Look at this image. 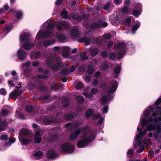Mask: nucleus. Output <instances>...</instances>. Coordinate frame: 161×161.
Instances as JSON below:
<instances>
[{
  "mask_svg": "<svg viewBox=\"0 0 161 161\" xmlns=\"http://www.w3.org/2000/svg\"><path fill=\"white\" fill-rule=\"evenodd\" d=\"M6 93V90L4 88L0 89V94L3 95H5Z\"/></svg>",
  "mask_w": 161,
  "mask_h": 161,
  "instance_id": "774afa93",
  "label": "nucleus"
},
{
  "mask_svg": "<svg viewBox=\"0 0 161 161\" xmlns=\"http://www.w3.org/2000/svg\"><path fill=\"white\" fill-rule=\"evenodd\" d=\"M94 68L92 65H89L88 66L87 72L90 74H92L93 72Z\"/></svg>",
  "mask_w": 161,
  "mask_h": 161,
  "instance_id": "c9c22d12",
  "label": "nucleus"
},
{
  "mask_svg": "<svg viewBox=\"0 0 161 161\" xmlns=\"http://www.w3.org/2000/svg\"><path fill=\"white\" fill-rule=\"evenodd\" d=\"M83 94L85 97L89 98H92L93 96L91 94V93L90 94L89 93H88L86 92H83Z\"/></svg>",
  "mask_w": 161,
  "mask_h": 161,
  "instance_id": "13d9d810",
  "label": "nucleus"
},
{
  "mask_svg": "<svg viewBox=\"0 0 161 161\" xmlns=\"http://www.w3.org/2000/svg\"><path fill=\"white\" fill-rule=\"evenodd\" d=\"M99 50L98 48H96L92 50L91 53V55L92 57L96 56L98 53Z\"/></svg>",
  "mask_w": 161,
  "mask_h": 161,
  "instance_id": "473e14b6",
  "label": "nucleus"
},
{
  "mask_svg": "<svg viewBox=\"0 0 161 161\" xmlns=\"http://www.w3.org/2000/svg\"><path fill=\"white\" fill-rule=\"evenodd\" d=\"M94 113V110L92 109H90L87 110L86 112L85 115L86 117H91Z\"/></svg>",
  "mask_w": 161,
  "mask_h": 161,
  "instance_id": "2f4dec72",
  "label": "nucleus"
},
{
  "mask_svg": "<svg viewBox=\"0 0 161 161\" xmlns=\"http://www.w3.org/2000/svg\"><path fill=\"white\" fill-rule=\"evenodd\" d=\"M86 14H84L83 16H81L77 14H75L73 15L71 14V19L72 18L74 19H75L78 21H80L82 19H84L86 18Z\"/></svg>",
  "mask_w": 161,
  "mask_h": 161,
  "instance_id": "5701e85b",
  "label": "nucleus"
},
{
  "mask_svg": "<svg viewBox=\"0 0 161 161\" xmlns=\"http://www.w3.org/2000/svg\"><path fill=\"white\" fill-rule=\"evenodd\" d=\"M19 139L21 143L23 145H26L31 142V140L29 138V136H24L22 135H19Z\"/></svg>",
  "mask_w": 161,
  "mask_h": 161,
  "instance_id": "4468645a",
  "label": "nucleus"
},
{
  "mask_svg": "<svg viewBox=\"0 0 161 161\" xmlns=\"http://www.w3.org/2000/svg\"><path fill=\"white\" fill-rule=\"evenodd\" d=\"M60 49L59 47L57 46L49 48V51H51V53L48 52L46 56L47 58L45 61L46 64L53 71H57L60 68L61 58L54 54L55 53L54 50L58 51Z\"/></svg>",
  "mask_w": 161,
  "mask_h": 161,
  "instance_id": "20e7f679",
  "label": "nucleus"
},
{
  "mask_svg": "<svg viewBox=\"0 0 161 161\" xmlns=\"http://www.w3.org/2000/svg\"><path fill=\"white\" fill-rule=\"evenodd\" d=\"M161 103V97L158 98L153 106H150L147 108L143 112V116L147 119L141 117L137 130L139 131L146 126V129L141 130L136 134L135 142L140 148L137 151L138 153H142L144 149V146L139 142L138 140L147 132V130L151 131L148 134V136L153 137L154 139L160 143L161 139V107L158 106Z\"/></svg>",
  "mask_w": 161,
  "mask_h": 161,
  "instance_id": "f257e3e1",
  "label": "nucleus"
},
{
  "mask_svg": "<svg viewBox=\"0 0 161 161\" xmlns=\"http://www.w3.org/2000/svg\"><path fill=\"white\" fill-rule=\"evenodd\" d=\"M133 15L136 17H138L141 14V11H132Z\"/></svg>",
  "mask_w": 161,
  "mask_h": 161,
  "instance_id": "a18cd8bd",
  "label": "nucleus"
},
{
  "mask_svg": "<svg viewBox=\"0 0 161 161\" xmlns=\"http://www.w3.org/2000/svg\"><path fill=\"white\" fill-rule=\"evenodd\" d=\"M134 151L132 149L128 150L127 152V156L128 158H131L133 155Z\"/></svg>",
  "mask_w": 161,
  "mask_h": 161,
  "instance_id": "c03bdc74",
  "label": "nucleus"
},
{
  "mask_svg": "<svg viewBox=\"0 0 161 161\" xmlns=\"http://www.w3.org/2000/svg\"><path fill=\"white\" fill-rule=\"evenodd\" d=\"M29 72V69L28 68H27L26 69L24 70V72L21 74V75H24L25 76V77L26 78H27V80H28V78L29 77V75H28Z\"/></svg>",
  "mask_w": 161,
  "mask_h": 161,
  "instance_id": "4c0bfd02",
  "label": "nucleus"
},
{
  "mask_svg": "<svg viewBox=\"0 0 161 161\" xmlns=\"http://www.w3.org/2000/svg\"><path fill=\"white\" fill-rule=\"evenodd\" d=\"M11 74L13 76L12 78L8 82L9 85H10L11 86H14V84L16 83L18 80V77L17 75V73L15 70H13L11 72Z\"/></svg>",
  "mask_w": 161,
  "mask_h": 161,
  "instance_id": "f8f14e48",
  "label": "nucleus"
},
{
  "mask_svg": "<svg viewBox=\"0 0 161 161\" xmlns=\"http://www.w3.org/2000/svg\"><path fill=\"white\" fill-rule=\"evenodd\" d=\"M28 53L26 51L20 48L18 50L17 53V56L21 61L25 60L27 58Z\"/></svg>",
  "mask_w": 161,
  "mask_h": 161,
  "instance_id": "1a4fd4ad",
  "label": "nucleus"
},
{
  "mask_svg": "<svg viewBox=\"0 0 161 161\" xmlns=\"http://www.w3.org/2000/svg\"><path fill=\"white\" fill-rule=\"evenodd\" d=\"M81 132L83 134L80 136V139L77 144V146L79 148L85 147L90 142L93 141L97 133L95 130H90L88 126L85 125L75 130L71 134V141L75 140Z\"/></svg>",
  "mask_w": 161,
  "mask_h": 161,
  "instance_id": "7ed1b4c3",
  "label": "nucleus"
},
{
  "mask_svg": "<svg viewBox=\"0 0 161 161\" xmlns=\"http://www.w3.org/2000/svg\"><path fill=\"white\" fill-rule=\"evenodd\" d=\"M31 64V62L30 61H28L25 63H24L22 64L21 65V69H23V68L24 67H28Z\"/></svg>",
  "mask_w": 161,
  "mask_h": 161,
  "instance_id": "09e8293b",
  "label": "nucleus"
},
{
  "mask_svg": "<svg viewBox=\"0 0 161 161\" xmlns=\"http://www.w3.org/2000/svg\"><path fill=\"white\" fill-rule=\"evenodd\" d=\"M7 125V122L6 119L3 120L0 123V132L5 130Z\"/></svg>",
  "mask_w": 161,
  "mask_h": 161,
  "instance_id": "393cba45",
  "label": "nucleus"
},
{
  "mask_svg": "<svg viewBox=\"0 0 161 161\" xmlns=\"http://www.w3.org/2000/svg\"><path fill=\"white\" fill-rule=\"evenodd\" d=\"M58 135L56 133H54L50 137V140L51 142L54 141L57 139L58 137Z\"/></svg>",
  "mask_w": 161,
  "mask_h": 161,
  "instance_id": "58836bf2",
  "label": "nucleus"
},
{
  "mask_svg": "<svg viewBox=\"0 0 161 161\" xmlns=\"http://www.w3.org/2000/svg\"><path fill=\"white\" fill-rule=\"evenodd\" d=\"M110 3L109 2H108L106 3L103 7V9H108L110 7Z\"/></svg>",
  "mask_w": 161,
  "mask_h": 161,
  "instance_id": "680f3d73",
  "label": "nucleus"
},
{
  "mask_svg": "<svg viewBox=\"0 0 161 161\" xmlns=\"http://www.w3.org/2000/svg\"><path fill=\"white\" fill-rule=\"evenodd\" d=\"M41 54V52L40 51H37L36 53L34 56L32 53H31L30 55V58L31 60H33L34 58L37 59L40 56Z\"/></svg>",
  "mask_w": 161,
  "mask_h": 161,
  "instance_id": "c85d7f7f",
  "label": "nucleus"
},
{
  "mask_svg": "<svg viewBox=\"0 0 161 161\" xmlns=\"http://www.w3.org/2000/svg\"><path fill=\"white\" fill-rule=\"evenodd\" d=\"M121 70V66L119 64L117 65L114 70V73L117 75L119 74Z\"/></svg>",
  "mask_w": 161,
  "mask_h": 161,
  "instance_id": "f704fd0d",
  "label": "nucleus"
},
{
  "mask_svg": "<svg viewBox=\"0 0 161 161\" xmlns=\"http://www.w3.org/2000/svg\"><path fill=\"white\" fill-rule=\"evenodd\" d=\"M145 135V134L143 135L142 136V137L138 140V141L139 142L142 143V144H143V145L144 146V145L148 146L149 145H151V139L149 138L148 137H145L143 141L142 140V138Z\"/></svg>",
  "mask_w": 161,
  "mask_h": 161,
  "instance_id": "dca6fc26",
  "label": "nucleus"
},
{
  "mask_svg": "<svg viewBox=\"0 0 161 161\" xmlns=\"http://www.w3.org/2000/svg\"><path fill=\"white\" fill-rule=\"evenodd\" d=\"M62 53L63 57H67L69 55V47H62Z\"/></svg>",
  "mask_w": 161,
  "mask_h": 161,
  "instance_id": "4be33fe9",
  "label": "nucleus"
},
{
  "mask_svg": "<svg viewBox=\"0 0 161 161\" xmlns=\"http://www.w3.org/2000/svg\"><path fill=\"white\" fill-rule=\"evenodd\" d=\"M104 119L103 118H101L99 120L98 122V124L100 126L99 127L100 129H102L103 127V125L102 124L103 123V122Z\"/></svg>",
  "mask_w": 161,
  "mask_h": 161,
  "instance_id": "a19ab883",
  "label": "nucleus"
},
{
  "mask_svg": "<svg viewBox=\"0 0 161 161\" xmlns=\"http://www.w3.org/2000/svg\"><path fill=\"white\" fill-rule=\"evenodd\" d=\"M70 69L68 70L67 69H64L62 70L61 73L64 75H67Z\"/></svg>",
  "mask_w": 161,
  "mask_h": 161,
  "instance_id": "6e6d98bb",
  "label": "nucleus"
},
{
  "mask_svg": "<svg viewBox=\"0 0 161 161\" xmlns=\"http://www.w3.org/2000/svg\"><path fill=\"white\" fill-rule=\"evenodd\" d=\"M118 86V82L117 81L113 80L110 82V85L108 88V96H103L101 99V101L103 105L106 104L109 101H110L113 97V95L110 94L115 92Z\"/></svg>",
  "mask_w": 161,
  "mask_h": 161,
  "instance_id": "0eeeda50",
  "label": "nucleus"
},
{
  "mask_svg": "<svg viewBox=\"0 0 161 161\" xmlns=\"http://www.w3.org/2000/svg\"><path fill=\"white\" fill-rule=\"evenodd\" d=\"M100 26L96 23H92V24L91 27L92 29H94L97 28H99Z\"/></svg>",
  "mask_w": 161,
  "mask_h": 161,
  "instance_id": "de8ad7c7",
  "label": "nucleus"
},
{
  "mask_svg": "<svg viewBox=\"0 0 161 161\" xmlns=\"http://www.w3.org/2000/svg\"><path fill=\"white\" fill-rule=\"evenodd\" d=\"M56 37L60 42H63L67 41L65 36L60 33L57 34Z\"/></svg>",
  "mask_w": 161,
  "mask_h": 161,
  "instance_id": "412c9836",
  "label": "nucleus"
},
{
  "mask_svg": "<svg viewBox=\"0 0 161 161\" xmlns=\"http://www.w3.org/2000/svg\"><path fill=\"white\" fill-rule=\"evenodd\" d=\"M68 13L67 11H62L61 13V15L63 18L66 19L68 17Z\"/></svg>",
  "mask_w": 161,
  "mask_h": 161,
  "instance_id": "37998d69",
  "label": "nucleus"
},
{
  "mask_svg": "<svg viewBox=\"0 0 161 161\" xmlns=\"http://www.w3.org/2000/svg\"><path fill=\"white\" fill-rule=\"evenodd\" d=\"M56 40L54 39L51 40H46L44 41L43 45L45 47H47L51 44L54 43Z\"/></svg>",
  "mask_w": 161,
  "mask_h": 161,
  "instance_id": "b1692460",
  "label": "nucleus"
},
{
  "mask_svg": "<svg viewBox=\"0 0 161 161\" xmlns=\"http://www.w3.org/2000/svg\"><path fill=\"white\" fill-rule=\"evenodd\" d=\"M83 86V84L81 82H79L77 84L76 88L78 89H80Z\"/></svg>",
  "mask_w": 161,
  "mask_h": 161,
  "instance_id": "338daca9",
  "label": "nucleus"
},
{
  "mask_svg": "<svg viewBox=\"0 0 161 161\" xmlns=\"http://www.w3.org/2000/svg\"><path fill=\"white\" fill-rule=\"evenodd\" d=\"M110 58L112 60H115L116 58V55L115 54L113 53H111L109 55Z\"/></svg>",
  "mask_w": 161,
  "mask_h": 161,
  "instance_id": "4d7b16f0",
  "label": "nucleus"
},
{
  "mask_svg": "<svg viewBox=\"0 0 161 161\" xmlns=\"http://www.w3.org/2000/svg\"><path fill=\"white\" fill-rule=\"evenodd\" d=\"M30 131L27 129H22L21 130L19 135H22L24 136H29L28 135L30 133Z\"/></svg>",
  "mask_w": 161,
  "mask_h": 161,
  "instance_id": "cd10ccee",
  "label": "nucleus"
},
{
  "mask_svg": "<svg viewBox=\"0 0 161 161\" xmlns=\"http://www.w3.org/2000/svg\"><path fill=\"white\" fill-rule=\"evenodd\" d=\"M82 60H86L88 58L87 54L86 53H81L80 54Z\"/></svg>",
  "mask_w": 161,
  "mask_h": 161,
  "instance_id": "79ce46f5",
  "label": "nucleus"
},
{
  "mask_svg": "<svg viewBox=\"0 0 161 161\" xmlns=\"http://www.w3.org/2000/svg\"><path fill=\"white\" fill-rule=\"evenodd\" d=\"M108 105L103 106L102 109V113L103 114L107 113L108 110Z\"/></svg>",
  "mask_w": 161,
  "mask_h": 161,
  "instance_id": "ea45409f",
  "label": "nucleus"
},
{
  "mask_svg": "<svg viewBox=\"0 0 161 161\" xmlns=\"http://www.w3.org/2000/svg\"><path fill=\"white\" fill-rule=\"evenodd\" d=\"M57 84L54 81H53L51 83V90H55V88L57 86Z\"/></svg>",
  "mask_w": 161,
  "mask_h": 161,
  "instance_id": "864d4df0",
  "label": "nucleus"
},
{
  "mask_svg": "<svg viewBox=\"0 0 161 161\" xmlns=\"http://www.w3.org/2000/svg\"><path fill=\"white\" fill-rule=\"evenodd\" d=\"M72 36L75 37H78L80 36L78 27L77 26H75L71 28V37Z\"/></svg>",
  "mask_w": 161,
  "mask_h": 161,
  "instance_id": "f3484780",
  "label": "nucleus"
},
{
  "mask_svg": "<svg viewBox=\"0 0 161 161\" xmlns=\"http://www.w3.org/2000/svg\"><path fill=\"white\" fill-rule=\"evenodd\" d=\"M129 11H116L112 15L109 16V19L112 24L117 26L122 21L124 17L128 14Z\"/></svg>",
  "mask_w": 161,
  "mask_h": 161,
  "instance_id": "423d86ee",
  "label": "nucleus"
},
{
  "mask_svg": "<svg viewBox=\"0 0 161 161\" xmlns=\"http://www.w3.org/2000/svg\"><path fill=\"white\" fill-rule=\"evenodd\" d=\"M49 70H45L43 72L44 75H37L36 77H34L33 80H36L39 83H41L43 81V80L47 79L48 77L47 74L49 73Z\"/></svg>",
  "mask_w": 161,
  "mask_h": 161,
  "instance_id": "9d476101",
  "label": "nucleus"
},
{
  "mask_svg": "<svg viewBox=\"0 0 161 161\" xmlns=\"http://www.w3.org/2000/svg\"><path fill=\"white\" fill-rule=\"evenodd\" d=\"M0 139L2 140H6L8 139V137L6 135H3L0 136Z\"/></svg>",
  "mask_w": 161,
  "mask_h": 161,
  "instance_id": "0e129e2a",
  "label": "nucleus"
},
{
  "mask_svg": "<svg viewBox=\"0 0 161 161\" xmlns=\"http://www.w3.org/2000/svg\"><path fill=\"white\" fill-rule=\"evenodd\" d=\"M43 154L41 151H38L34 155V159L36 160L40 159L43 157Z\"/></svg>",
  "mask_w": 161,
  "mask_h": 161,
  "instance_id": "a878e982",
  "label": "nucleus"
},
{
  "mask_svg": "<svg viewBox=\"0 0 161 161\" xmlns=\"http://www.w3.org/2000/svg\"><path fill=\"white\" fill-rule=\"evenodd\" d=\"M26 111L29 112H31L32 111V108L31 106H28L26 107L25 108Z\"/></svg>",
  "mask_w": 161,
  "mask_h": 161,
  "instance_id": "052dcab7",
  "label": "nucleus"
},
{
  "mask_svg": "<svg viewBox=\"0 0 161 161\" xmlns=\"http://www.w3.org/2000/svg\"><path fill=\"white\" fill-rule=\"evenodd\" d=\"M64 0H56L55 2L56 6H59L64 3Z\"/></svg>",
  "mask_w": 161,
  "mask_h": 161,
  "instance_id": "49530a36",
  "label": "nucleus"
},
{
  "mask_svg": "<svg viewBox=\"0 0 161 161\" xmlns=\"http://www.w3.org/2000/svg\"><path fill=\"white\" fill-rule=\"evenodd\" d=\"M140 26V23L139 21L137 22L134 26L133 28L132 29V31L133 34H135V31Z\"/></svg>",
  "mask_w": 161,
  "mask_h": 161,
  "instance_id": "c756f323",
  "label": "nucleus"
},
{
  "mask_svg": "<svg viewBox=\"0 0 161 161\" xmlns=\"http://www.w3.org/2000/svg\"><path fill=\"white\" fill-rule=\"evenodd\" d=\"M10 112V111L7 109L4 110L2 111V114L3 116H7Z\"/></svg>",
  "mask_w": 161,
  "mask_h": 161,
  "instance_id": "3c124183",
  "label": "nucleus"
},
{
  "mask_svg": "<svg viewBox=\"0 0 161 161\" xmlns=\"http://www.w3.org/2000/svg\"><path fill=\"white\" fill-rule=\"evenodd\" d=\"M53 118L50 119L45 118L43 120V122L45 125H49L53 122Z\"/></svg>",
  "mask_w": 161,
  "mask_h": 161,
  "instance_id": "7c9ffc66",
  "label": "nucleus"
},
{
  "mask_svg": "<svg viewBox=\"0 0 161 161\" xmlns=\"http://www.w3.org/2000/svg\"><path fill=\"white\" fill-rule=\"evenodd\" d=\"M22 93V91L20 89L14 90L9 95V97L16 99Z\"/></svg>",
  "mask_w": 161,
  "mask_h": 161,
  "instance_id": "2eb2a0df",
  "label": "nucleus"
},
{
  "mask_svg": "<svg viewBox=\"0 0 161 161\" xmlns=\"http://www.w3.org/2000/svg\"><path fill=\"white\" fill-rule=\"evenodd\" d=\"M114 47L119 49L120 52L117 55V58L118 59L122 58L125 55L127 48L126 43L123 42H121L117 44H114Z\"/></svg>",
  "mask_w": 161,
  "mask_h": 161,
  "instance_id": "6e6552de",
  "label": "nucleus"
},
{
  "mask_svg": "<svg viewBox=\"0 0 161 161\" xmlns=\"http://www.w3.org/2000/svg\"><path fill=\"white\" fill-rule=\"evenodd\" d=\"M41 132L40 130H37L35 133L34 139L36 143H39L41 142L42 138L40 137L41 135L40 134Z\"/></svg>",
  "mask_w": 161,
  "mask_h": 161,
  "instance_id": "6ab92c4d",
  "label": "nucleus"
},
{
  "mask_svg": "<svg viewBox=\"0 0 161 161\" xmlns=\"http://www.w3.org/2000/svg\"><path fill=\"white\" fill-rule=\"evenodd\" d=\"M90 39L89 38H86V37H83L79 40V42H84L86 45H88L90 44Z\"/></svg>",
  "mask_w": 161,
  "mask_h": 161,
  "instance_id": "bb28decb",
  "label": "nucleus"
},
{
  "mask_svg": "<svg viewBox=\"0 0 161 161\" xmlns=\"http://www.w3.org/2000/svg\"><path fill=\"white\" fill-rule=\"evenodd\" d=\"M59 150L63 153H68L70 152V146L69 143H65L62 145Z\"/></svg>",
  "mask_w": 161,
  "mask_h": 161,
  "instance_id": "9b49d317",
  "label": "nucleus"
},
{
  "mask_svg": "<svg viewBox=\"0 0 161 161\" xmlns=\"http://www.w3.org/2000/svg\"><path fill=\"white\" fill-rule=\"evenodd\" d=\"M54 26H55L57 28L59 31H61L63 29L65 30L70 31L69 25L67 22H64L62 21H58L55 22L53 23L51 22V21H47L45 22L42 25L41 28H43V32L41 29L38 32L36 38L35 42L37 40L38 43L36 47L40 49H42L43 46L42 42V37L43 38H47L48 37L53 36V34L51 32V30Z\"/></svg>",
  "mask_w": 161,
  "mask_h": 161,
  "instance_id": "f03ea898",
  "label": "nucleus"
},
{
  "mask_svg": "<svg viewBox=\"0 0 161 161\" xmlns=\"http://www.w3.org/2000/svg\"><path fill=\"white\" fill-rule=\"evenodd\" d=\"M98 92V90L97 88H92L91 91V94L92 95H94L96 94Z\"/></svg>",
  "mask_w": 161,
  "mask_h": 161,
  "instance_id": "bf43d9fd",
  "label": "nucleus"
},
{
  "mask_svg": "<svg viewBox=\"0 0 161 161\" xmlns=\"http://www.w3.org/2000/svg\"><path fill=\"white\" fill-rule=\"evenodd\" d=\"M9 141L10 143H6L5 144V145L6 146H9L10 145V143H13L15 141V138H13L12 139H10L9 138Z\"/></svg>",
  "mask_w": 161,
  "mask_h": 161,
  "instance_id": "603ef678",
  "label": "nucleus"
},
{
  "mask_svg": "<svg viewBox=\"0 0 161 161\" xmlns=\"http://www.w3.org/2000/svg\"><path fill=\"white\" fill-rule=\"evenodd\" d=\"M19 41L21 46L25 50H30L35 46L34 43L31 42L32 39L30 33L24 32L20 36Z\"/></svg>",
  "mask_w": 161,
  "mask_h": 161,
  "instance_id": "39448f33",
  "label": "nucleus"
},
{
  "mask_svg": "<svg viewBox=\"0 0 161 161\" xmlns=\"http://www.w3.org/2000/svg\"><path fill=\"white\" fill-rule=\"evenodd\" d=\"M101 67L103 70H105L108 69V65L106 64H102Z\"/></svg>",
  "mask_w": 161,
  "mask_h": 161,
  "instance_id": "69168bd1",
  "label": "nucleus"
},
{
  "mask_svg": "<svg viewBox=\"0 0 161 161\" xmlns=\"http://www.w3.org/2000/svg\"><path fill=\"white\" fill-rule=\"evenodd\" d=\"M103 36L105 39H109L111 37V35L110 33H107L104 34Z\"/></svg>",
  "mask_w": 161,
  "mask_h": 161,
  "instance_id": "e2e57ef3",
  "label": "nucleus"
},
{
  "mask_svg": "<svg viewBox=\"0 0 161 161\" xmlns=\"http://www.w3.org/2000/svg\"><path fill=\"white\" fill-rule=\"evenodd\" d=\"M69 99L66 97L65 98L62 102V104L63 106L66 107L69 105V102L68 101Z\"/></svg>",
  "mask_w": 161,
  "mask_h": 161,
  "instance_id": "72a5a7b5",
  "label": "nucleus"
},
{
  "mask_svg": "<svg viewBox=\"0 0 161 161\" xmlns=\"http://www.w3.org/2000/svg\"><path fill=\"white\" fill-rule=\"evenodd\" d=\"M12 28V25L10 24H7L5 25L3 31L0 33V36L2 37L1 38L4 37L10 31Z\"/></svg>",
  "mask_w": 161,
  "mask_h": 161,
  "instance_id": "ddd939ff",
  "label": "nucleus"
},
{
  "mask_svg": "<svg viewBox=\"0 0 161 161\" xmlns=\"http://www.w3.org/2000/svg\"><path fill=\"white\" fill-rule=\"evenodd\" d=\"M37 90L40 91H44L47 89V87L46 86L40 85L37 87Z\"/></svg>",
  "mask_w": 161,
  "mask_h": 161,
  "instance_id": "e433bc0d",
  "label": "nucleus"
},
{
  "mask_svg": "<svg viewBox=\"0 0 161 161\" xmlns=\"http://www.w3.org/2000/svg\"><path fill=\"white\" fill-rule=\"evenodd\" d=\"M135 8L137 10H140L142 9V5L140 3H137L135 6Z\"/></svg>",
  "mask_w": 161,
  "mask_h": 161,
  "instance_id": "5fc2aeb1",
  "label": "nucleus"
},
{
  "mask_svg": "<svg viewBox=\"0 0 161 161\" xmlns=\"http://www.w3.org/2000/svg\"><path fill=\"white\" fill-rule=\"evenodd\" d=\"M10 13L15 17L18 20L21 19L23 17V13L21 11H10Z\"/></svg>",
  "mask_w": 161,
  "mask_h": 161,
  "instance_id": "a211bd4d",
  "label": "nucleus"
},
{
  "mask_svg": "<svg viewBox=\"0 0 161 161\" xmlns=\"http://www.w3.org/2000/svg\"><path fill=\"white\" fill-rule=\"evenodd\" d=\"M76 99L77 101L80 103H82L84 101V99L82 97L80 96H78L76 97Z\"/></svg>",
  "mask_w": 161,
  "mask_h": 161,
  "instance_id": "8fccbe9b",
  "label": "nucleus"
},
{
  "mask_svg": "<svg viewBox=\"0 0 161 161\" xmlns=\"http://www.w3.org/2000/svg\"><path fill=\"white\" fill-rule=\"evenodd\" d=\"M58 156V154L53 150H49L47 154V157L51 158H57Z\"/></svg>",
  "mask_w": 161,
  "mask_h": 161,
  "instance_id": "aec40b11",
  "label": "nucleus"
}]
</instances>
